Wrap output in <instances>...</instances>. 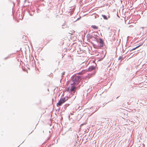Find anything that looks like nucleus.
Masks as SVG:
<instances>
[{
  "label": "nucleus",
  "instance_id": "nucleus-14",
  "mask_svg": "<svg viewBox=\"0 0 147 147\" xmlns=\"http://www.w3.org/2000/svg\"><path fill=\"white\" fill-rule=\"evenodd\" d=\"M118 96L117 98H118Z\"/></svg>",
  "mask_w": 147,
  "mask_h": 147
},
{
  "label": "nucleus",
  "instance_id": "nucleus-5",
  "mask_svg": "<svg viewBox=\"0 0 147 147\" xmlns=\"http://www.w3.org/2000/svg\"><path fill=\"white\" fill-rule=\"evenodd\" d=\"M94 69V67L93 66H91L88 68V71H92Z\"/></svg>",
  "mask_w": 147,
  "mask_h": 147
},
{
  "label": "nucleus",
  "instance_id": "nucleus-10",
  "mask_svg": "<svg viewBox=\"0 0 147 147\" xmlns=\"http://www.w3.org/2000/svg\"><path fill=\"white\" fill-rule=\"evenodd\" d=\"M123 59V58L122 56H120L118 58V60H121V61Z\"/></svg>",
  "mask_w": 147,
  "mask_h": 147
},
{
  "label": "nucleus",
  "instance_id": "nucleus-6",
  "mask_svg": "<svg viewBox=\"0 0 147 147\" xmlns=\"http://www.w3.org/2000/svg\"><path fill=\"white\" fill-rule=\"evenodd\" d=\"M85 72V70H82L81 72H80L78 74H78H82L84 73Z\"/></svg>",
  "mask_w": 147,
  "mask_h": 147
},
{
  "label": "nucleus",
  "instance_id": "nucleus-7",
  "mask_svg": "<svg viewBox=\"0 0 147 147\" xmlns=\"http://www.w3.org/2000/svg\"><path fill=\"white\" fill-rule=\"evenodd\" d=\"M102 16L105 20H107L108 19V18L106 15H102Z\"/></svg>",
  "mask_w": 147,
  "mask_h": 147
},
{
  "label": "nucleus",
  "instance_id": "nucleus-12",
  "mask_svg": "<svg viewBox=\"0 0 147 147\" xmlns=\"http://www.w3.org/2000/svg\"><path fill=\"white\" fill-rule=\"evenodd\" d=\"M9 58V57H7L6 58H4V60H6V59H7V58Z\"/></svg>",
  "mask_w": 147,
  "mask_h": 147
},
{
  "label": "nucleus",
  "instance_id": "nucleus-2",
  "mask_svg": "<svg viewBox=\"0 0 147 147\" xmlns=\"http://www.w3.org/2000/svg\"><path fill=\"white\" fill-rule=\"evenodd\" d=\"M67 100L65 99V98H63L61 99L58 102L57 104V106H60L61 105L64 103Z\"/></svg>",
  "mask_w": 147,
  "mask_h": 147
},
{
  "label": "nucleus",
  "instance_id": "nucleus-1",
  "mask_svg": "<svg viewBox=\"0 0 147 147\" xmlns=\"http://www.w3.org/2000/svg\"><path fill=\"white\" fill-rule=\"evenodd\" d=\"M81 79V77L78 75H74L71 78V81L73 82L71 84L73 85H77Z\"/></svg>",
  "mask_w": 147,
  "mask_h": 147
},
{
  "label": "nucleus",
  "instance_id": "nucleus-9",
  "mask_svg": "<svg viewBox=\"0 0 147 147\" xmlns=\"http://www.w3.org/2000/svg\"><path fill=\"white\" fill-rule=\"evenodd\" d=\"M91 27L94 29H97L98 28V26L95 25H92L91 26Z\"/></svg>",
  "mask_w": 147,
  "mask_h": 147
},
{
  "label": "nucleus",
  "instance_id": "nucleus-13",
  "mask_svg": "<svg viewBox=\"0 0 147 147\" xmlns=\"http://www.w3.org/2000/svg\"><path fill=\"white\" fill-rule=\"evenodd\" d=\"M28 0H25V2H27H27H28Z\"/></svg>",
  "mask_w": 147,
  "mask_h": 147
},
{
  "label": "nucleus",
  "instance_id": "nucleus-3",
  "mask_svg": "<svg viewBox=\"0 0 147 147\" xmlns=\"http://www.w3.org/2000/svg\"><path fill=\"white\" fill-rule=\"evenodd\" d=\"M72 86L70 90V91L71 92H74L76 89V88L75 86Z\"/></svg>",
  "mask_w": 147,
  "mask_h": 147
},
{
  "label": "nucleus",
  "instance_id": "nucleus-8",
  "mask_svg": "<svg viewBox=\"0 0 147 147\" xmlns=\"http://www.w3.org/2000/svg\"><path fill=\"white\" fill-rule=\"evenodd\" d=\"M141 45H139L137 47H135V48H133V49H131L130 50V51H133V50H135V49H136L138 48L140 46H141Z\"/></svg>",
  "mask_w": 147,
  "mask_h": 147
},
{
  "label": "nucleus",
  "instance_id": "nucleus-11",
  "mask_svg": "<svg viewBox=\"0 0 147 147\" xmlns=\"http://www.w3.org/2000/svg\"><path fill=\"white\" fill-rule=\"evenodd\" d=\"M65 74V71L63 72L62 73V76L63 75Z\"/></svg>",
  "mask_w": 147,
  "mask_h": 147
},
{
  "label": "nucleus",
  "instance_id": "nucleus-4",
  "mask_svg": "<svg viewBox=\"0 0 147 147\" xmlns=\"http://www.w3.org/2000/svg\"><path fill=\"white\" fill-rule=\"evenodd\" d=\"M99 44L100 45V47H102L103 45V42L102 39H100V40L99 41Z\"/></svg>",
  "mask_w": 147,
  "mask_h": 147
}]
</instances>
